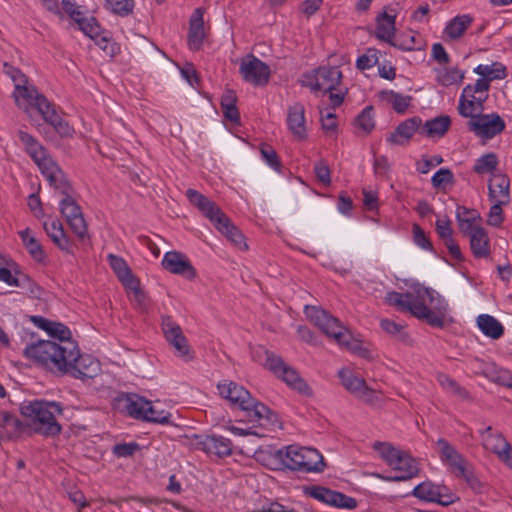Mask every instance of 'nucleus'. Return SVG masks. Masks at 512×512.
Instances as JSON below:
<instances>
[{
    "mask_svg": "<svg viewBox=\"0 0 512 512\" xmlns=\"http://www.w3.org/2000/svg\"><path fill=\"white\" fill-rule=\"evenodd\" d=\"M385 302L400 311L410 312L434 327L444 326L449 310L447 301L437 291L423 286L415 289V295L390 291L385 296Z\"/></svg>",
    "mask_w": 512,
    "mask_h": 512,
    "instance_id": "nucleus-1",
    "label": "nucleus"
},
{
    "mask_svg": "<svg viewBox=\"0 0 512 512\" xmlns=\"http://www.w3.org/2000/svg\"><path fill=\"white\" fill-rule=\"evenodd\" d=\"M221 397L229 403L245 412L250 421L257 422L259 426L274 431L280 427L278 415L265 404L254 399L250 392L242 385L233 381H224L217 385Z\"/></svg>",
    "mask_w": 512,
    "mask_h": 512,
    "instance_id": "nucleus-2",
    "label": "nucleus"
},
{
    "mask_svg": "<svg viewBox=\"0 0 512 512\" xmlns=\"http://www.w3.org/2000/svg\"><path fill=\"white\" fill-rule=\"evenodd\" d=\"M76 354V342L56 344V341L40 340L24 349L28 359L56 375H65L68 364L76 359Z\"/></svg>",
    "mask_w": 512,
    "mask_h": 512,
    "instance_id": "nucleus-3",
    "label": "nucleus"
},
{
    "mask_svg": "<svg viewBox=\"0 0 512 512\" xmlns=\"http://www.w3.org/2000/svg\"><path fill=\"white\" fill-rule=\"evenodd\" d=\"M17 136L23 149L36 164L49 185L61 194L70 192L71 186L64 171L38 139L23 130H19Z\"/></svg>",
    "mask_w": 512,
    "mask_h": 512,
    "instance_id": "nucleus-4",
    "label": "nucleus"
},
{
    "mask_svg": "<svg viewBox=\"0 0 512 512\" xmlns=\"http://www.w3.org/2000/svg\"><path fill=\"white\" fill-rule=\"evenodd\" d=\"M20 412L35 433L53 437L61 432V425L56 416L61 415L63 409L58 402L38 399L24 401L20 406Z\"/></svg>",
    "mask_w": 512,
    "mask_h": 512,
    "instance_id": "nucleus-5",
    "label": "nucleus"
},
{
    "mask_svg": "<svg viewBox=\"0 0 512 512\" xmlns=\"http://www.w3.org/2000/svg\"><path fill=\"white\" fill-rule=\"evenodd\" d=\"M186 196L190 203L196 206L227 240L239 250H247L248 245L243 234L213 201L194 189H188Z\"/></svg>",
    "mask_w": 512,
    "mask_h": 512,
    "instance_id": "nucleus-6",
    "label": "nucleus"
},
{
    "mask_svg": "<svg viewBox=\"0 0 512 512\" xmlns=\"http://www.w3.org/2000/svg\"><path fill=\"white\" fill-rule=\"evenodd\" d=\"M256 356L259 357L257 361H260L266 369L281 379L288 387L304 396L309 397L313 395V391L308 383L295 368L285 363L282 357L262 348L255 351L254 357Z\"/></svg>",
    "mask_w": 512,
    "mask_h": 512,
    "instance_id": "nucleus-7",
    "label": "nucleus"
},
{
    "mask_svg": "<svg viewBox=\"0 0 512 512\" xmlns=\"http://www.w3.org/2000/svg\"><path fill=\"white\" fill-rule=\"evenodd\" d=\"M285 467L301 472H321L325 467L323 456L314 448L289 445L277 451Z\"/></svg>",
    "mask_w": 512,
    "mask_h": 512,
    "instance_id": "nucleus-8",
    "label": "nucleus"
},
{
    "mask_svg": "<svg viewBox=\"0 0 512 512\" xmlns=\"http://www.w3.org/2000/svg\"><path fill=\"white\" fill-rule=\"evenodd\" d=\"M306 317L317 326L325 335L333 338L339 345L354 349L351 345V335L340 321L325 310L316 306H305Z\"/></svg>",
    "mask_w": 512,
    "mask_h": 512,
    "instance_id": "nucleus-9",
    "label": "nucleus"
},
{
    "mask_svg": "<svg viewBox=\"0 0 512 512\" xmlns=\"http://www.w3.org/2000/svg\"><path fill=\"white\" fill-rule=\"evenodd\" d=\"M490 82L483 77L474 84H468L463 88L459 98L458 111L461 116H470L473 112H482L484 103L488 99Z\"/></svg>",
    "mask_w": 512,
    "mask_h": 512,
    "instance_id": "nucleus-10",
    "label": "nucleus"
},
{
    "mask_svg": "<svg viewBox=\"0 0 512 512\" xmlns=\"http://www.w3.org/2000/svg\"><path fill=\"white\" fill-rule=\"evenodd\" d=\"M468 122V129L477 137L483 140H490L502 133L506 127L505 121L497 113L482 114V112H473Z\"/></svg>",
    "mask_w": 512,
    "mask_h": 512,
    "instance_id": "nucleus-11",
    "label": "nucleus"
},
{
    "mask_svg": "<svg viewBox=\"0 0 512 512\" xmlns=\"http://www.w3.org/2000/svg\"><path fill=\"white\" fill-rule=\"evenodd\" d=\"M342 72L338 67H320L304 76V85L313 92H331L340 84Z\"/></svg>",
    "mask_w": 512,
    "mask_h": 512,
    "instance_id": "nucleus-12",
    "label": "nucleus"
},
{
    "mask_svg": "<svg viewBox=\"0 0 512 512\" xmlns=\"http://www.w3.org/2000/svg\"><path fill=\"white\" fill-rule=\"evenodd\" d=\"M482 446L485 450L495 454L498 459L512 470V446L504 435L487 426L480 431Z\"/></svg>",
    "mask_w": 512,
    "mask_h": 512,
    "instance_id": "nucleus-13",
    "label": "nucleus"
},
{
    "mask_svg": "<svg viewBox=\"0 0 512 512\" xmlns=\"http://www.w3.org/2000/svg\"><path fill=\"white\" fill-rule=\"evenodd\" d=\"M162 330L166 341L173 347L175 355L185 362L191 361L193 354L188 340L181 327L170 316L163 317Z\"/></svg>",
    "mask_w": 512,
    "mask_h": 512,
    "instance_id": "nucleus-14",
    "label": "nucleus"
},
{
    "mask_svg": "<svg viewBox=\"0 0 512 512\" xmlns=\"http://www.w3.org/2000/svg\"><path fill=\"white\" fill-rule=\"evenodd\" d=\"M412 494L420 500L435 502L443 506H448L459 500V497L448 487L434 484L431 481H425L417 485Z\"/></svg>",
    "mask_w": 512,
    "mask_h": 512,
    "instance_id": "nucleus-15",
    "label": "nucleus"
},
{
    "mask_svg": "<svg viewBox=\"0 0 512 512\" xmlns=\"http://www.w3.org/2000/svg\"><path fill=\"white\" fill-rule=\"evenodd\" d=\"M13 97L16 105L23 109L26 113L30 109H36L42 116L53 103H51L43 94L39 93L34 85L27 84L26 86L13 91Z\"/></svg>",
    "mask_w": 512,
    "mask_h": 512,
    "instance_id": "nucleus-16",
    "label": "nucleus"
},
{
    "mask_svg": "<svg viewBox=\"0 0 512 512\" xmlns=\"http://www.w3.org/2000/svg\"><path fill=\"white\" fill-rule=\"evenodd\" d=\"M239 71L243 79L254 86L266 85L271 73L270 67L252 54L241 60Z\"/></svg>",
    "mask_w": 512,
    "mask_h": 512,
    "instance_id": "nucleus-17",
    "label": "nucleus"
},
{
    "mask_svg": "<svg viewBox=\"0 0 512 512\" xmlns=\"http://www.w3.org/2000/svg\"><path fill=\"white\" fill-rule=\"evenodd\" d=\"M60 201V212L66 218L71 230L81 239L87 235V224L83 217L82 210L77 202L69 195L63 194Z\"/></svg>",
    "mask_w": 512,
    "mask_h": 512,
    "instance_id": "nucleus-18",
    "label": "nucleus"
},
{
    "mask_svg": "<svg viewBox=\"0 0 512 512\" xmlns=\"http://www.w3.org/2000/svg\"><path fill=\"white\" fill-rule=\"evenodd\" d=\"M161 265L164 270L171 274L179 275L187 280L197 278V271L192 265L190 259L182 252L168 251L164 254Z\"/></svg>",
    "mask_w": 512,
    "mask_h": 512,
    "instance_id": "nucleus-19",
    "label": "nucleus"
},
{
    "mask_svg": "<svg viewBox=\"0 0 512 512\" xmlns=\"http://www.w3.org/2000/svg\"><path fill=\"white\" fill-rule=\"evenodd\" d=\"M192 445L194 448L205 452L210 456L219 458L229 456L232 453V443L229 439L217 435H195Z\"/></svg>",
    "mask_w": 512,
    "mask_h": 512,
    "instance_id": "nucleus-20",
    "label": "nucleus"
},
{
    "mask_svg": "<svg viewBox=\"0 0 512 512\" xmlns=\"http://www.w3.org/2000/svg\"><path fill=\"white\" fill-rule=\"evenodd\" d=\"M76 359L68 364L65 375H70L77 379H90L95 377L100 371V363L90 355L80 354L77 347Z\"/></svg>",
    "mask_w": 512,
    "mask_h": 512,
    "instance_id": "nucleus-21",
    "label": "nucleus"
},
{
    "mask_svg": "<svg viewBox=\"0 0 512 512\" xmlns=\"http://www.w3.org/2000/svg\"><path fill=\"white\" fill-rule=\"evenodd\" d=\"M401 458H403V460L405 459V461L401 460L390 466L394 471L398 472V474L388 476L377 474L376 476L386 482L407 481L416 477L420 471L417 460L404 450L402 451Z\"/></svg>",
    "mask_w": 512,
    "mask_h": 512,
    "instance_id": "nucleus-22",
    "label": "nucleus"
},
{
    "mask_svg": "<svg viewBox=\"0 0 512 512\" xmlns=\"http://www.w3.org/2000/svg\"><path fill=\"white\" fill-rule=\"evenodd\" d=\"M310 495L331 506L345 509H355L357 507V501L350 496H347L341 492L334 491L322 486H314L311 488Z\"/></svg>",
    "mask_w": 512,
    "mask_h": 512,
    "instance_id": "nucleus-23",
    "label": "nucleus"
},
{
    "mask_svg": "<svg viewBox=\"0 0 512 512\" xmlns=\"http://www.w3.org/2000/svg\"><path fill=\"white\" fill-rule=\"evenodd\" d=\"M116 406L131 418L144 421L148 400L136 393H125L116 398Z\"/></svg>",
    "mask_w": 512,
    "mask_h": 512,
    "instance_id": "nucleus-24",
    "label": "nucleus"
},
{
    "mask_svg": "<svg viewBox=\"0 0 512 512\" xmlns=\"http://www.w3.org/2000/svg\"><path fill=\"white\" fill-rule=\"evenodd\" d=\"M306 109L304 104L294 102L287 108V126L293 137L297 140H305L307 138L306 128Z\"/></svg>",
    "mask_w": 512,
    "mask_h": 512,
    "instance_id": "nucleus-25",
    "label": "nucleus"
},
{
    "mask_svg": "<svg viewBox=\"0 0 512 512\" xmlns=\"http://www.w3.org/2000/svg\"><path fill=\"white\" fill-rule=\"evenodd\" d=\"M436 446L439 458L444 465L457 473L463 472L466 461L453 445H451L446 439L439 438L436 441Z\"/></svg>",
    "mask_w": 512,
    "mask_h": 512,
    "instance_id": "nucleus-26",
    "label": "nucleus"
},
{
    "mask_svg": "<svg viewBox=\"0 0 512 512\" xmlns=\"http://www.w3.org/2000/svg\"><path fill=\"white\" fill-rule=\"evenodd\" d=\"M204 13V8L199 7L193 11L190 17L188 31V47L190 50L198 51L202 47L205 38Z\"/></svg>",
    "mask_w": 512,
    "mask_h": 512,
    "instance_id": "nucleus-27",
    "label": "nucleus"
},
{
    "mask_svg": "<svg viewBox=\"0 0 512 512\" xmlns=\"http://www.w3.org/2000/svg\"><path fill=\"white\" fill-rule=\"evenodd\" d=\"M422 120L420 117H412L401 122L387 137V142L392 145H405L413 137V135L421 130Z\"/></svg>",
    "mask_w": 512,
    "mask_h": 512,
    "instance_id": "nucleus-28",
    "label": "nucleus"
},
{
    "mask_svg": "<svg viewBox=\"0 0 512 512\" xmlns=\"http://www.w3.org/2000/svg\"><path fill=\"white\" fill-rule=\"evenodd\" d=\"M34 321L54 339L53 341H56V344L75 342L72 340L70 329L64 324L53 322L42 317H34Z\"/></svg>",
    "mask_w": 512,
    "mask_h": 512,
    "instance_id": "nucleus-29",
    "label": "nucleus"
},
{
    "mask_svg": "<svg viewBox=\"0 0 512 512\" xmlns=\"http://www.w3.org/2000/svg\"><path fill=\"white\" fill-rule=\"evenodd\" d=\"M451 126V119L447 115H441L431 120H427L421 127L420 133L428 138H442Z\"/></svg>",
    "mask_w": 512,
    "mask_h": 512,
    "instance_id": "nucleus-30",
    "label": "nucleus"
},
{
    "mask_svg": "<svg viewBox=\"0 0 512 512\" xmlns=\"http://www.w3.org/2000/svg\"><path fill=\"white\" fill-rule=\"evenodd\" d=\"M470 240L471 251L476 258H487L490 256V240L484 228L474 229L467 234Z\"/></svg>",
    "mask_w": 512,
    "mask_h": 512,
    "instance_id": "nucleus-31",
    "label": "nucleus"
},
{
    "mask_svg": "<svg viewBox=\"0 0 512 512\" xmlns=\"http://www.w3.org/2000/svg\"><path fill=\"white\" fill-rule=\"evenodd\" d=\"M43 227L47 235L61 250L69 252V239L64 232V228L60 220L49 218L44 221Z\"/></svg>",
    "mask_w": 512,
    "mask_h": 512,
    "instance_id": "nucleus-32",
    "label": "nucleus"
},
{
    "mask_svg": "<svg viewBox=\"0 0 512 512\" xmlns=\"http://www.w3.org/2000/svg\"><path fill=\"white\" fill-rule=\"evenodd\" d=\"M456 219L458 221L459 230L463 234L471 233L474 229L481 227L477 222L481 221L480 213L474 209H468L464 206H458L456 211Z\"/></svg>",
    "mask_w": 512,
    "mask_h": 512,
    "instance_id": "nucleus-33",
    "label": "nucleus"
},
{
    "mask_svg": "<svg viewBox=\"0 0 512 512\" xmlns=\"http://www.w3.org/2000/svg\"><path fill=\"white\" fill-rule=\"evenodd\" d=\"M42 118L45 120V122L50 124L62 138L73 137L75 133L74 128L61 117L54 104L48 110H46V112H44Z\"/></svg>",
    "mask_w": 512,
    "mask_h": 512,
    "instance_id": "nucleus-34",
    "label": "nucleus"
},
{
    "mask_svg": "<svg viewBox=\"0 0 512 512\" xmlns=\"http://www.w3.org/2000/svg\"><path fill=\"white\" fill-rule=\"evenodd\" d=\"M509 179L504 175H493L490 178L488 190L491 201L509 202Z\"/></svg>",
    "mask_w": 512,
    "mask_h": 512,
    "instance_id": "nucleus-35",
    "label": "nucleus"
},
{
    "mask_svg": "<svg viewBox=\"0 0 512 512\" xmlns=\"http://www.w3.org/2000/svg\"><path fill=\"white\" fill-rule=\"evenodd\" d=\"M108 261L110 267L115 272L119 280L124 286L134 287L136 284V278L133 276L130 268L128 267L125 260L117 255L109 254Z\"/></svg>",
    "mask_w": 512,
    "mask_h": 512,
    "instance_id": "nucleus-36",
    "label": "nucleus"
},
{
    "mask_svg": "<svg viewBox=\"0 0 512 512\" xmlns=\"http://www.w3.org/2000/svg\"><path fill=\"white\" fill-rule=\"evenodd\" d=\"M395 15L383 12L377 17L376 36L392 45L395 35Z\"/></svg>",
    "mask_w": 512,
    "mask_h": 512,
    "instance_id": "nucleus-37",
    "label": "nucleus"
},
{
    "mask_svg": "<svg viewBox=\"0 0 512 512\" xmlns=\"http://www.w3.org/2000/svg\"><path fill=\"white\" fill-rule=\"evenodd\" d=\"M436 380L441 388L451 396L457 397L464 401L471 400L469 392L449 375L439 372L436 374Z\"/></svg>",
    "mask_w": 512,
    "mask_h": 512,
    "instance_id": "nucleus-38",
    "label": "nucleus"
},
{
    "mask_svg": "<svg viewBox=\"0 0 512 512\" xmlns=\"http://www.w3.org/2000/svg\"><path fill=\"white\" fill-rule=\"evenodd\" d=\"M472 21V17L467 14L454 17L447 23L444 29L445 38L449 40L459 39L470 27Z\"/></svg>",
    "mask_w": 512,
    "mask_h": 512,
    "instance_id": "nucleus-39",
    "label": "nucleus"
},
{
    "mask_svg": "<svg viewBox=\"0 0 512 512\" xmlns=\"http://www.w3.org/2000/svg\"><path fill=\"white\" fill-rule=\"evenodd\" d=\"M19 236L30 256L36 262L44 263L46 260L45 251L40 242L36 239V237L31 234V230L29 228H26L19 232Z\"/></svg>",
    "mask_w": 512,
    "mask_h": 512,
    "instance_id": "nucleus-40",
    "label": "nucleus"
},
{
    "mask_svg": "<svg viewBox=\"0 0 512 512\" xmlns=\"http://www.w3.org/2000/svg\"><path fill=\"white\" fill-rule=\"evenodd\" d=\"M434 72L436 82L444 87L460 84L465 77V72L457 67L435 68Z\"/></svg>",
    "mask_w": 512,
    "mask_h": 512,
    "instance_id": "nucleus-41",
    "label": "nucleus"
},
{
    "mask_svg": "<svg viewBox=\"0 0 512 512\" xmlns=\"http://www.w3.org/2000/svg\"><path fill=\"white\" fill-rule=\"evenodd\" d=\"M473 72L491 83L493 80H503L508 76L507 68L500 62H492L491 64H479Z\"/></svg>",
    "mask_w": 512,
    "mask_h": 512,
    "instance_id": "nucleus-42",
    "label": "nucleus"
},
{
    "mask_svg": "<svg viewBox=\"0 0 512 512\" xmlns=\"http://www.w3.org/2000/svg\"><path fill=\"white\" fill-rule=\"evenodd\" d=\"M477 326L485 336L492 339H499L504 333L503 325L495 317L488 314L477 317Z\"/></svg>",
    "mask_w": 512,
    "mask_h": 512,
    "instance_id": "nucleus-43",
    "label": "nucleus"
},
{
    "mask_svg": "<svg viewBox=\"0 0 512 512\" xmlns=\"http://www.w3.org/2000/svg\"><path fill=\"white\" fill-rule=\"evenodd\" d=\"M373 449L389 467L401 460L404 461L403 458H401L403 450L389 442L377 441L373 444Z\"/></svg>",
    "mask_w": 512,
    "mask_h": 512,
    "instance_id": "nucleus-44",
    "label": "nucleus"
},
{
    "mask_svg": "<svg viewBox=\"0 0 512 512\" xmlns=\"http://www.w3.org/2000/svg\"><path fill=\"white\" fill-rule=\"evenodd\" d=\"M379 97L382 101L390 104L397 113H404L410 106L412 97L403 95L393 90L381 91Z\"/></svg>",
    "mask_w": 512,
    "mask_h": 512,
    "instance_id": "nucleus-45",
    "label": "nucleus"
},
{
    "mask_svg": "<svg viewBox=\"0 0 512 512\" xmlns=\"http://www.w3.org/2000/svg\"><path fill=\"white\" fill-rule=\"evenodd\" d=\"M237 97L232 90H226L221 97V109L225 119L233 124H238L240 115L236 106Z\"/></svg>",
    "mask_w": 512,
    "mask_h": 512,
    "instance_id": "nucleus-46",
    "label": "nucleus"
},
{
    "mask_svg": "<svg viewBox=\"0 0 512 512\" xmlns=\"http://www.w3.org/2000/svg\"><path fill=\"white\" fill-rule=\"evenodd\" d=\"M498 164L497 155L494 152H489L475 160L473 171L478 175L489 174L493 176Z\"/></svg>",
    "mask_w": 512,
    "mask_h": 512,
    "instance_id": "nucleus-47",
    "label": "nucleus"
},
{
    "mask_svg": "<svg viewBox=\"0 0 512 512\" xmlns=\"http://www.w3.org/2000/svg\"><path fill=\"white\" fill-rule=\"evenodd\" d=\"M0 427L5 431V436L8 438L17 437L24 430L22 422L6 412L0 413Z\"/></svg>",
    "mask_w": 512,
    "mask_h": 512,
    "instance_id": "nucleus-48",
    "label": "nucleus"
},
{
    "mask_svg": "<svg viewBox=\"0 0 512 512\" xmlns=\"http://www.w3.org/2000/svg\"><path fill=\"white\" fill-rule=\"evenodd\" d=\"M342 385L352 394H357L366 385L363 378L356 376L349 369H342L338 373Z\"/></svg>",
    "mask_w": 512,
    "mask_h": 512,
    "instance_id": "nucleus-49",
    "label": "nucleus"
},
{
    "mask_svg": "<svg viewBox=\"0 0 512 512\" xmlns=\"http://www.w3.org/2000/svg\"><path fill=\"white\" fill-rule=\"evenodd\" d=\"M392 45L403 51H414L422 49L424 43L418 33L410 32L400 36Z\"/></svg>",
    "mask_w": 512,
    "mask_h": 512,
    "instance_id": "nucleus-50",
    "label": "nucleus"
},
{
    "mask_svg": "<svg viewBox=\"0 0 512 512\" xmlns=\"http://www.w3.org/2000/svg\"><path fill=\"white\" fill-rule=\"evenodd\" d=\"M483 374L489 380L505 387H512V377L506 370L497 369L494 364H487L483 369Z\"/></svg>",
    "mask_w": 512,
    "mask_h": 512,
    "instance_id": "nucleus-51",
    "label": "nucleus"
},
{
    "mask_svg": "<svg viewBox=\"0 0 512 512\" xmlns=\"http://www.w3.org/2000/svg\"><path fill=\"white\" fill-rule=\"evenodd\" d=\"M144 421L157 423V424H169L171 413L165 410H158L151 401L148 400V406L146 407Z\"/></svg>",
    "mask_w": 512,
    "mask_h": 512,
    "instance_id": "nucleus-52",
    "label": "nucleus"
},
{
    "mask_svg": "<svg viewBox=\"0 0 512 512\" xmlns=\"http://www.w3.org/2000/svg\"><path fill=\"white\" fill-rule=\"evenodd\" d=\"M454 174L449 168H441L431 178L432 186L437 190H445L454 184Z\"/></svg>",
    "mask_w": 512,
    "mask_h": 512,
    "instance_id": "nucleus-53",
    "label": "nucleus"
},
{
    "mask_svg": "<svg viewBox=\"0 0 512 512\" xmlns=\"http://www.w3.org/2000/svg\"><path fill=\"white\" fill-rule=\"evenodd\" d=\"M356 126L364 133H370L375 127L374 110L372 106L365 107L356 118Z\"/></svg>",
    "mask_w": 512,
    "mask_h": 512,
    "instance_id": "nucleus-54",
    "label": "nucleus"
},
{
    "mask_svg": "<svg viewBox=\"0 0 512 512\" xmlns=\"http://www.w3.org/2000/svg\"><path fill=\"white\" fill-rule=\"evenodd\" d=\"M76 23L79 29L91 39L98 37L101 32V27L94 17H85L82 15Z\"/></svg>",
    "mask_w": 512,
    "mask_h": 512,
    "instance_id": "nucleus-55",
    "label": "nucleus"
},
{
    "mask_svg": "<svg viewBox=\"0 0 512 512\" xmlns=\"http://www.w3.org/2000/svg\"><path fill=\"white\" fill-rule=\"evenodd\" d=\"M0 281L6 283L9 286L15 287H23L25 282H27L29 285L33 284L28 276L22 274L20 277H17L12 274L10 269L5 267L0 268Z\"/></svg>",
    "mask_w": 512,
    "mask_h": 512,
    "instance_id": "nucleus-56",
    "label": "nucleus"
},
{
    "mask_svg": "<svg viewBox=\"0 0 512 512\" xmlns=\"http://www.w3.org/2000/svg\"><path fill=\"white\" fill-rule=\"evenodd\" d=\"M379 51L375 48H368L364 54L358 57L356 67L359 70H367L378 64Z\"/></svg>",
    "mask_w": 512,
    "mask_h": 512,
    "instance_id": "nucleus-57",
    "label": "nucleus"
},
{
    "mask_svg": "<svg viewBox=\"0 0 512 512\" xmlns=\"http://www.w3.org/2000/svg\"><path fill=\"white\" fill-rule=\"evenodd\" d=\"M106 6L114 14L120 16H127L130 14L134 7L133 0H106Z\"/></svg>",
    "mask_w": 512,
    "mask_h": 512,
    "instance_id": "nucleus-58",
    "label": "nucleus"
},
{
    "mask_svg": "<svg viewBox=\"0 0 512 512\" xmlns=\"http://www.w3.org/2000/svg\"><path fill=\"white\" fill-rule=\"evenodd\" d=\"M321 124L323 130L333 133L337 129L336 114L331 108H320Z\"/></svg>",
    "mask_w": 512,
    "mask_h": 512,
    "instance_id": "nucleus-59",
    "label": "nucleus"
},
{
    "mask_svg": "<svg viewBox=\"0 0 512 512\" xmlns=\"http://www.w3.org/2000/svg\"><path fill=\"white\" fill-rule=\"evenodd\" d=\"M493 205L490 208L488 213L487 223L491 226L498 227L503 222V210L502 206L506 205L508 202L503 201H491Z\"/></svg>",
    "mask_w": 512,
    "mask_h": 512,
    "instance_id": "nucleus-60",
    "label": "nucleus"
},
{
    "mask_svg": "<svg viewBox=\"0 0 512 512\" xmlns=\"http://www.w3.org/2000/svg\"><path fill=\"white\" fill-rule=\"evenodd\" d=\"M140 445L137 442L119 443L113 446L112 452L118 458H126L139 451Z\"/></svg>",
    "mask_w": 512,
    "mask_h": 512,
    "instance_id": "nucleus-61",
    "label": "nucleus"
},
{
    "mask_svg": "<svg viewBox=\"0 0 512 512\" xmlns=\"http://www.w3.org/2000/svg\"><path fill=\"white\" fill-rule=\"evenodd\" d=\"M125 288L129 291L131 300L136 303L141 310H147L148 300L144 292L140 289L139 281L136 279L134 287L125 286Z\"/></svg>",
    "mask_w": 512,
    "mask_h": 512,
    "instance_id": "nucleus-62",
    "label": "nucleus"
},
{
    "mask_svg": "<svg viewBox=\"0 0 512 512\" xmlns=\"http://www.w3.org/2000/svg\"><path fill=\"white\" fill-rule=\"evenodd\" d=\"M260 153L262 159L273 169L279 170L281 167V163L279 157L271 146L263 144L260 147Z\"/></svg>",
    "mask_w": 512,
    "mask_h": 512,
    "instance_id": "nucleus-63",
    "label": "nucleus"
},
{
    "mask_svg": "<svg viewBox=\"0 0 512 512\" xmlns=\"http://www.w3.org/2000/svg\"><path fill=\"white\" fill-rule=\"evenodd\" d=\"M412 232L413 241L418 247L427 251L433 250V246L429 238L426 236L424 230L418 224L413 225Z\"/></svg>",
    "mask_w": 512,
    "mask_h": 512,
    "instance_id": "nucleus-64",
    "label": "nucleus"
}]
</instances>
